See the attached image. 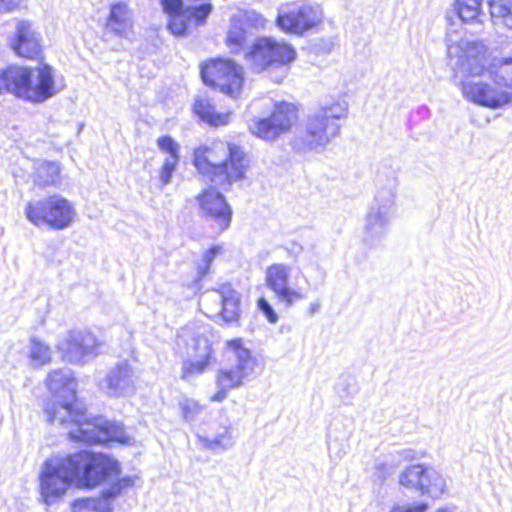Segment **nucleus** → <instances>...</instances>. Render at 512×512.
<instances>
[{
	"label": "nucleus",
	"mask_w": 512,
	"mask_h": 512,
	"mask_svg": "<svg viewBox=\"0 0 512 512\" xmlns=\"http://www.w3.org/2000/svg\"><path fill=\"white\" fill-rule=\"evenodd\" d=\"M193 164L203 178L227 190L245 177L249 159L239 146L215 141L195 149Z\"/></svg>",
	"instance_id": "20e7f679"
},
{
	"label": "nucleus",
	"mask_w": 512,
	"mask_h": 512,
	"mask_svg": "<svg viewBox=\"0 0 512 512\" xmlns=\"http://www.w3.org/2000/svg\"><path fill=\"white\" fill-rule=\"evenodd\" d=\"M296 120V107L291 103L280 102L275 105L270 117L256 121L250 130L257 137L272 141L290 131Z\"/></svg>",
	"instance_id": "ddd939ff"
},
{
	"label": "nucleus",
	"mask_w": 512,
	"mask_h": 512,
	"mask_svg": "<svg viewBox=\"0 0 512 512\" xmlns=\"http://www.w3.org/2000/svg\"><path fill=\"white\" fill-rule=\"evenodd\" d=\"M103 346V342L87 330L69 331L57 345L63 359L75 364L93 359L101 353Z\"/></svg>",
	"instance_id": "f8f14e48"
},
{
	"label": "nucleus",
	"mask_w": 512,
	"mask_h": 512,
	"mask_svg": "<svg viewBox=\"0 0 512 512\" xmlns=\"http://www.w3.org/2000/svg\"><path fill=\"white\" fill-rule=\"evenodd\" d=\"M157 146L161 151L169 154L167 158H180V145L171 136L159 137L157 139Z\"/></svg>",
	"instance_id": "4c0bfd02"
},
{
	"label": "nucleus",
	"mask_w": 512,
	"mask_h": 512,
	"mask_svg": "<svg viewBox=\"0 0 512 512\" xmlns=\"http://www.w3.org/2000/svg\"><path fill=\"white\" fill-rule=\"evenodd\" d=\"M324 13L320 5L310 2H293L282 7L276 25L285 33L303 35L322 23Z\"/></svg>",
	"instance_id": "9d476101"
},
{
	"label": "nucleus",
	"mask_w": 512,
	"mask_h": 512,
	"mask_svg": "<svg viewBox=\"0 0 512 512\" xmlns=\"http://www.w3.org/2000/svg\"><path fill=\"white\" fill-rule=\"evenodd\" d=\"M249 31L237 19L231 18L230 28L227 34V46L232 53H239L247 42Z\"/></svg>",
	"instance_id": "cd10ccee"
},
{
	"label": "nucleus",
	"mask_w": 512,
	"mask_h": 512,
	"mask_svg": "<svg viewBox=\"0 0 512 512\" xmlns=\"http://www.w3.org/2000/svg\"><path fill=\"white\" fill-rule=\"evenodd\" d=\"M31 67L11 66L0 72V94L10 93L26 99Z\"/></svg>",
	"instance_id": "412c9836"
},
{
	"label": "nucleus",
	"mask_w": 512,
	"mask_h": 512,
	"mask_svg": "<svg viewBox=\"0 0 512 512\" xmlns=\"http://www.w3.org/2000/svg\"><path fill=\"white\" fill-rule=\"evenodd\" d=\"M223 248L219 245L211 247L208 251L205 252L202 260V264L198 267L199 278H203L209 271L210 266L213 262V259L216 255L222 252Z\"/></svg>",
	"instance_id": "58836bf2"
},
{
	"label": "nucleus",
	"mask_w": 512,
	"mask_h": 512,
	"mask_svg": "<svg viewBox=\"0 0 512 512\" xmlns=\"http://www.w3.org/2000/svg\"><path fill=\"white\" fill-rule=\"evenodd\" d=\"M257 306L270 323L274 324L278 321L277 313L265 298L261 297L257 302Z\"/></svg>",
	"instance_id": "37998d69"
},
{
	"label": "nucleus",
	"mask_w": 512,
	"mask_h": 512,
	"mask_svg": "<svg viewBox=\"0 0 512 512\" xmlns=\"http://www.w3.org/2000/svg\"><path fill=\"white\" fill-rule=\"evenodd\" d=\"M30 359L34 366H43L51 360L49 346L38 340L36 337L30 339Z\"/></svg>",
	"instance_id": "473e14b6"
},
{
	"label": "nucleus",
	"mask_w": 512,
	"mask_h": 512,
	"mask_svg": "<svg viewBox=\"0 0 512 512\" xmlns=\"http://www.w3.org/2000/svg\"><path fill=\"white\" fill-rule=\"evenodd\" d=\"M164 11L172 17L176 13L184 12L182 0H161Z\"/></svg>",
	"instance_id": "c03bdc74"
},
{
	"label": "nucleus",
	"mask_w": 512,
	"mask_h": 512,
	"mask_svg": "<svg viewBox=\"0 0 512 512\" xmlns=\"http://www.w3.org/2000/svg\"><path fill=\"white\" fill-rule=\"evenodd\" d=\"M179 163V158H166L160 170L159 178L163 185L170 183L172 174L176 170Z\"/></svg>",
	"instance_id": "a19ab883"
},
{
	"label": "nucleus",
	"mask_w": 512,
	"mask_h": 512,
	"mask_svg": "<svg viewBox=\"0 0 512 512\" xmlns=\"http://www.w3.org/2000/svg\"><path fill=\"white\" fill-rule=\"evenodd\" d=\"M195 113L212 126L225 125L229 121V113H217L211 100L207 97H199L194 104Z\"/></svg>",
	"instance_id": "b1692460"
},
{
	"label": "nucleus",
	"mask_w": 512,
	"mask_h": 512,
	"mask_svg": "<svg viewBox=\"0 0 512 512\" xmlns=\"http://www.w3.org/2000/svg\"><path fill=\"white\" fill-rule=\"evenodd\" d=\"M46 385L54 398L45 406L47 420L65 427L71 440L88 444L129 442L121 423L103 417L90 418L79 407L76 402V381L71 370L52 371L46 379Z\"/></svg>",
	"instance_id": "f257e3e1"
},
{
	"label": "nucleus",
	"mask_w": 512,
	"mask_h": 512,
	"mask_svg": "<svg viewBox=\"0 0 512 512\" xmlns=\"http://www.w3.org/2000/svg\"><path fill=\"white\" fill-rule=\"evenodd\" d=\"M40 40V35L33 29L29 21L19 20L17 22L12 48L19 56L36 57L41 50Z\"/></svg>",
	"instance_id": "aec40b11"
},
{
	"label": "nucleus",
	"mask_w": 512,
	"mask_h": 512,
	"mask_svg": "<svg viewBox=\"0 0 512 512\" xmlns=\"http://www.w3.org/2000/svg\"><path fill=\"white\" fill-rule=\"evenodd\" d=\"M402 455L406 460L413 459V452L411 450H404Z\"/></svg>",
	"instance_id": "de8ad7c7"
},
{
	"label": "nucleus",
	"mask_w": 512,
	"mask_h": 512,
	"mask_svg": "<svg viewBox=\"0 0 512 512\" xmlns=\"http://www.w3.org/2000/svg\"><path fill=\"white\" fill-rule=\"evenodd\" d=\"M483 0H456L455 7L463 22H472L481 14Z\"/></svg>",
	"instance_id": "c756f323"
},
{
	"label": "nucleus",
	"mask_w": 512,
	"mask_h": 512,
	"mask_svg": "<svg viewBox=\"0 0 512 512\" xmlns=\"http://www.w3.org/2000/svg\"><path fill=\"white\" fill-rule=\"evenodd\" d=\"M233 17L237 19L245 28H247L248 31L250 29L263 28L265 26L264 17L254 10L240 11Z\"/></svg>",
	"instance_id": "72a5a7b5"
},
{
	"label": "nucleus",
	"mask_w": 512,
	"mask_h": 512,
	"mask_svg": "<svg viewBox=\"0 0 512 512\" xmlns=\"http://www.w3.org/2000/svg\"><path fill=\"white\" fill-rule=\"evenodd\" d=\"M438 512H450V511H448L447 509H440V510H438Z\"/></svg>",
	"instance_id": "8fccbe9b"
},
{
	"label": "nucleus",
	"mask_w": 512,
	"mask_h": 512,
	"mask_svg": "<svg viewBox=\"0 0 512 512\" xmlns=\"http://www.w3.org/2000/svg\"><path fill=\"white\" fill-rule=\"evenodd\" d=\"M201 77L206 85L217 87L221 92L236 97L243 85V68L232 60L216 59L205 63Z\"/></svg>",
	"instance_id": "9b49d317"
},
{
	"label": "nucleus",
	"mask_w": 512,
	"mask_h": 512,
	"mask_svg": "<svg viewBox=\"0 0 512 512\" xmlns=\"http://www.w3.org/2000/svg\"><path fill=\"white\" fill-rule=\"evenodd\" d=\"M26 218L35 226L47 225L55 230L71 226L76 217L74 205L60 195L29 201L25 208Z\"/></svg>",
	"instance_id": "6e6552de"
},
{
	"label": "nucleus",
	"mask_w": 512,
	"mask_h": 512,
	"mask_svg": "<svg viewBox=\"0 0 512 512\" xmlns=\"http://www.w3.org/2000/svg\"><path fill=\"white\" fill-rule=\"evenodd\" d=\"M192 348L194 351V358H212V347L209 340L203 335H196L192 339Z\"/></svg>",
	"instance_id": "e433bc0d"
},
{
	"label": "nucleus",
	"mask_w": 512,
	"mask_h": 512,
	"mask_svg": "<svg viewBox=\"0 0 512 512\" xmlns=\"http://www.w3.org/2000/svg\"><path fill=\"white\" fill-rule=\"evenodd\" d=\"M199 441L206 449L214 453L231 449L235 444L232 426H226L214 437L199 436Z\"/></svg>",
	"instance_id": "393cba45"
},
{
	"label": "nucleus",
	"mask_w": 512,
	"mask_h": 512,
	"mask_svg": "<svg viewBox=\"0 0 512 512\" xmlns=\"http://www.w3.org/2000/svg\"><path fill=\"white\" fill-rule=\"evenodd\" d=\"M22 0H0V13H10L20 7Z\"/></svg>",
	"instance_id": "49530a36"
},
{
	"label": "nucleus",
	"mask_w": 512,
	"mask_h": 512,
	"mask_svg": "<svg viewBox=\"0 0 512 512\" xmlns=\"http://www.w3.org/2000/svg\"><path fill=\"white\" fill-rule=\"evenodd\" d=\"M133 27L132 12L122 2L112 4L106 21V29L119 37H127Z\"/></svg>",
	"instance_id": "4be33fe9"
},
{
	"label": "nucleus",
	"mask_w": 512,
	"mask_h": 512,
	"mask_svg": "<svg viewBox=\"0 0 512 512\" xmlns=\"http://www.w3.org/2000/svg\"><path fill=\"white\" fill-rule=\"evenodd\" d=\"M296 50L284 41L272 37H260L255 40L245 59L250 69L260 73L266 70L285 68L296 59Z\"/></svg>",
	"instance_id": "1a4fd4ad"
},
{
	"label": "nucleus",
	"mask_w": 512,
	"mask_h": 512,
	"mask_svg": "<svg viewBox=\"0 0 512 512\" xmlns=\"http://www.w3.org/2000/svg\"><path fill=\"white\" fill-rule=\"evenodd\" d=\"M182 416L186 421H192L201 411V406L193 399H184L180 402Z\"/></svg>",
	"instance_id": "ea45409f"
},
{
	"label": "nucleus",
	"mask_w": 512,
	"mask_h": 512,
	"mask_svg": "<svg viewBox=\"0 0 512 512\" xmlns=\"http://www.w3.org/2000/svg\"><path fill=\"white\" fill-rule=\"evenodd\" d=\"M290 275L291 267L283 263L272 264L265 271L266 286L273 292L277 302L286 308L307 297L304 291L291 285Z\"/></svg>",
	"instance_id": "4468645a"
},
{
	"label": "nucleus",
	"mask_w": 512,
	"mask_h": 512,
	"mask_svg": "<svg viewBox=\"0 0 512 512\" xmlns=\"http://www.w3.org/2000/svg\"><path fill=\"white\" fill-rule=\"evenodd\" d=\"M427 470L428 468L422 465H412L406 468L400 475V484L410 489L422 491Z\"/></svg>",
	"instance_id": "c85d7f7f"
},
{
	"label": "nucleus",
	"mask_w": 512,
	"mask_h": 512,
	"mask_svg": "<svg viewBox=\"0 0 512 512\" xmlns=\"http://www.w3.org/2000/svg\"><path fill=\"white\" fill-rule=\"evenodd\" d=\"M134 479L125 477L102 492L103 499H81L75 501L72 512H112L109 500L117 497L122 489L131 487Z\"/></svg>",
	"instance_id": "6ab92c4d"
},
{
	"label": "nucleus",
	"mask_w": 512,
	"mask_h": 512,
	"mask_svg": "<svg viewBox=\"0 0 512 512\" xmlns=\"http://www.w3.org/2000/svg\"><path fill=\"white\" fill-rule=\"evenodd\" d=\"M226 346L236 364L218 370L215 380L218 391L211 396L212 402H222L226 399L228 391L241 387L244 381L252 375L256 365L255 358L251 351L243 345L242 339L230 340Z\"/></svg>",
	"instance_id": "0eeeda50"
},
{
	"label": "nucleus",
	"mask_w": 512,
	"mask_h": 512,
	"mask_svg": "<svg viewBox=\"0 0 512 512\" xmlns=\"http://www.w3.org/2000/svg\"><path fill=\"white\" fill-rule=\"evenodd\" d=\"M398 466V462L397 461H391V462H380V463H377L376 466H375V470H376V476L380 479V480H385L386 477L392 475L396 468Z\"/></svg>",
	"instance_id": "79ce46f5"
},
{
	"label": "nucleus",
	"mask_w": 512,
	"mask_h": 512,
	"mask_svg": "<svg viewBox=\"0 0 512 512\" xmlns=\"http://www.w3.org/2000/svg\"><path fill=\"white\" fill-rule=\"evenodd\" d=\"M448 64L468 76L479 77L487 71V48L482 42L447 35ZM463 97L483 107L497 109L512 103V91L491 86L474 78L460 83Z\"/></svg>",
	"instance_id": "7ed1b4c3"
},
{
	"label": "nucleus",
	"mask_w": 512,
	"mask_h": 512,
	"mask_svg": "<svg viewBox=\"0 0 512 512\" xmlns=\"http://www.w3.org/2000/svg\"><path fill=\"white\" fill-rule=\"evenodd\" d=\"M60 178V166L56 162L40 161L35 168L34 183L45 187L55 185Z\"/></svg>",
	"instance_id": "a878e982"
},
{
	"label": "nucleus",
	"mask_w": 512,
	"mask_h": 512,
	"mask_svg": "<svg viewBox=\"0 0 512 512\" xmlns=\"http://www.w3.org/2000/svg\"><path fill=\"white\" fill-rule=\"evenodd\" d=\"M397 180L392 178L388 184L379 188L371 205L363 228V241L369 246H377L386 236L395 212Z\"/></svg>",
	"instance_id": "423d86ee"
},
{
	"label": "nucleus",
	"mask_w": 512,
	"mask_h": 512,
	"mask_svg": "<svg viewBox=\"0 0 512 512\" xmlns=\"http://www.w3.org/2000/svg\"><path fill=\"white\" fill-rule=\"evenodd\" d=\"M210 363V359L206 358H193L186 359L182 364L181 378L190 381L195 377L203 374Z\"/></svg>",
	"instance_id": "2f4dec72"
},
{
	"label": "nucleus",
	"mask_w": 512,
	"mask_h": 512,
	"mask_svg": "<svg viewBox=\"0 0 512 512\" xmlns=\"http://www.w3.org/2000/svg\"><path fill=\"white\" fill-rule=\"evenodd\" d=\"M487 73L497 86L512 91V57L494 59L488 66Z\"/></svg>",
	"instance_id": "5701e85b"
},
{
	"label": "nucleus",
	"mask_w": 512,
	"mask_h": 512,
	"mask_svg": "<svg viewBox=\"0 0 512 512\" xmlns=\"http://www.w3.org/2000/svg\"><path fill=\"white\" fill-rule=\"evenodd\" d=\"M212 10V5L209 3L201 4L199 6L187 7L184 11L187 13L189 21L194 25L203 24Z\"/></svg>",
	"instance_id": "c9c22d12"
},
{
	"label": "nucleus",
	"mask_w": 512,
	"mask_h": 512,
	"mask_svg": "<svg viewBox=\"0 0 512 512\" xmlns=\"http://www.w3.org/2000/svg\"><path fill=\"white\" fill-rule=\"evenodd\" d=\"M102 388L109 396H124L134 391L135 375L132 367L125 361L111 368L102 382Z\"/></svg>",
	"instance_id": "a211bd4d"
},
{
	"label": "nucleus",
	"mask_w": 512,
	"mask_h": 512,
	"mask_svg": "<svg viewBox=\"0 0 512 512\" xmlns=\"http://www.w3.org/2000/svg\"><path fill=\"white\" fill-rule=\"evenodd\" d=\"M29 78L26 101L43 103L56 94L53 70L50 66L43 64L31 67Z\"/></svg>",
	"instance_id": "f3484780"
},
{
	"label": "nucleus",
	"mask_w": 512,
	"mask_h": 512,
	"mask_svg": "<svg viewBox=\"0 0 512 512\" xmlns=\"http://www.w3.org/2000/svg\"><path fill=\"white\" fill-rule=\"evenodd\" d=\"M192 23L189 21L187 13L180 12L176 13L172 17H170L168 28L172 32V34L176 36H183L188 32V29L191 27Z\"/></svg>",
	"instance_id": "f704fd0d"
},
{
	"label": "nucleus",
	"mask_w": 512,
	"mask_h": 512,
	"mask_svg": "<svg viewBox=\"0 0 512 512\" xmlns=\"http://www.w3.org/2000/svg\"><path fill=\"white\" fill-rule=\"evenodd\" d=\"M319 308H320L319 303L311 304L310 311H311V313H314V312L318 311Z\"/></svg>",
	"instance_id": "09e8293b"
},
{
	"label": "nucleus",
	"mask_w": 512,
	"mask_h": 512,
	"mask_svg": "<svg viewBox=\"0 0 512 512\" xmlns=\"http://www.w3.org/2000/svg\"><path fill=\"white\" fill-rule=\"evenodd\" d=\"M201 215L220 230H226L231 223L232 209L225 197L214 188H208L198 195Z\"/></svg>",
	"instance_id": "dca6fc26"
},
{
	"label": "nucleus",
	"mask_w": 512,
	"mask_h": 512,
	"mask_svg": "<svg viewBox=\"0 0 512 512\" xmlns=\"http://www.w3.org/2000/svg\"><path fill=\"white\" fill-rule=\"evenodd\" d=\"M425 478L426 481H424L421 491L423 494L438 497L444 492L445 480L436 470L428 468Z\"/></svg>",
	"instance_id": "7c9ffc66"
},
{
	"label": "nucleus",
	"mask_w": 512,
	"mask_h": 512,
	"mask_svg": "<svg viewBox=\"0 0 512 512\" xmlns=\"http://www.w3.org/2000/svg\"><path fill=\"white\" fill-rule=\"evenodd\" d=\"M489 7L494 25L512 29V0H489Z\"/></svg>",
	"instance_id": "bb28decb"
},
{
	"label": "nucleus",
	"mask_w": 512,
	"mask_h": 512,
	"mask_svg": "<svg viewBox=\"0 0 512 512\" xmlns=\"http://www.w3.org/2000/svg\"><path fill=\"white\" fill-rule=\"evenodd\" d=\"M201 305L207 315H220L227 323L237 322L240 316V295L228 285L204 295Z\"/></svg>",
	"instance_id": "2eb2a0df"
},
{
	"label": "nucleus",
	"mask_w": 512,
	"mask_h": 512,
	"mask_svg": "<svg viewBox=\"0 0 512 512\" xmlns=\"http://www.w3.org/2000/svg\"><path fill=\"white\" fill-rule=\"evenodd\" d=\"M427 505L424 503L397 506L391 512H425Z\"/></svg>",
	"instance_id": "a18cd8bd"
},
{
	"label": "nucleus",
	"mask_w": 512,
	"mask_h": 512,
	"mask_svg": "<svg viewBox=\"0 0 512 512\" xmlns=\"http://www.w3.org/2000/svg\"><path fill=\"white\" fill-rule=\"evenodd\" d=\"M118 473V462L102 453L81 451L53 456L46 460L40 475L41 496L50 505L74 482L82 487H95Z\"/></svg>",
	"instance_id": "f03ea898"
},
{
	"label": "nucleus",
	"mask_w": 512,
	"mask_h": 512,
	"mask_svg": "<svg viewBox=\"0 0 512 512\" xmlns=\"http://www.w3.org/2000/svg\"><path fill=\"white\" fill-rule=\"evenodd\" d=\"M348 114V103L337 99L321 105L310 112L299 134L294 138L293 146L301 152H322L340 135L342 119Z\"/></svg>",
	"instance_id": "39448f33"
}]
</instances>
